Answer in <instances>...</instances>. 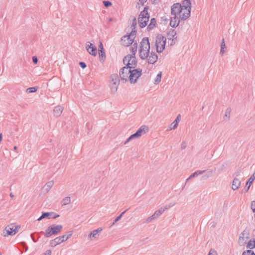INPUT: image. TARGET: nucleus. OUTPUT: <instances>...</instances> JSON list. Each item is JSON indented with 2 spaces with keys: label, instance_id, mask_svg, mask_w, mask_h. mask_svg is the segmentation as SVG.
Returning <instances> with one entry per match:
<instances>
[{
  "label": "nucleus",
  "instance_id": "44",
  "mask_svg": "<svg viewBox=\"0 0 255 255\" xmlns=\"http://www.w3.org/2000/svg\"><path fill=\"white\" fill-rule=\"evenodd\" d=\"M147 0H139L138 2V5H143L146 2Z\"/></svg>",
  "mask_w": 255,
  "mask_h": 255
},
{
  "label": "nucleus",
  "instance_id": "24",
  "mask_svg": "<svg viewBox=\"0 0 255 255\" xmlns=\"http://www.w3.org/2000/svg\"><path fill=\"white\" fill-rule=\"evenodd\" d=\"M161 76H162V72L160 71L157 74V75H156V76L154 79V84L157 85V84H158L160 82L161 79Z\"/></svg>",
  "mask_w": 255,
  "mask_h": 255
},
{
  "label": "nucleus",
  "instance_id": "57",
  "mask_svg": "<svg viewBox=\"0 0 255 255\" xmlns=\"http://www.w3.org/2000/svg\"><path fill=\"white\" fill-rule=\"evenodd\" d=\"M109 21H112L113 20L112 18H109Z\"/></svg>",
  "mask_w": 255,
  "mask_h": 255
},
{
  "label": "nucleus",
  "instance_id": "33",
  "mask_svg": "<svg viewBox=\"0 0 255 255\" xmlns=\"http://www.w3.org/2000/svg\"><path fill=\"white\" fill-rule=\"evenodd\" d=\"M226 48V45L224 41V40L223 39V41L221 45V51H220V54L221 55H223L224 53V49Z\"/></svg>",
  "mask_w": 255,
  "mask_h": 255
},
{
  "label": "nucleus",
  "instance_id": "29",
  "mask_svg": "<svg viewBox=\"0 0 255 255\" xmlns=\"http://www.w3.org/2000/svg\"><path fill=\"white\" fill-rule=\"evenodd\" d=\"M71 202V198L70 197H66L62 200V204L63 205H67Z\"/></svg>",
  "mask_w": 255,
  "mask_h": 255
},
{
  "label": "nucleus",
  "instance_id": "4",
  "mask_svg": "<svg viewBox=\"0 0 255 255\" xmlns=\"http://www.w3.org/2000/svg\"><path fill=\"white\" fill-rule=\"evenodd\" d=\"M62 225L53 224L49 226L43 234L45 238H49L52 235H57L62 231Z\"/></svg>",
  "mask_w": 255,
  "mask_h": 255
},
{
  "label": "nucleus",
  "instance_id": "23",
  "mask_svg": "<svg viewBox=\"0 0 255 255\" xmlns=\"http://www.w3.org/2000/svg\"><path fill=\"white\" fill-rule=\"evenodd\" d=\"M99 55L100 61L102 63H103L105 61L106 57L104 51L100 50V51H99Z\"/></svg>",
  "mask_w": 255,
  "mask_h": 255
},
{
  "label": "nucleus",
  "instance_id": "9",
  "mask_svg": "<svg viewBox=\"0 0 255 255\" xmlns=\"http://www.w3.org/2000/svg\"><path fill=\"white\" fill-rule=\"evenodd\" d=\"M110 87L112 93H115L120 84V79L117 74L112 75L110 77Z\"/></svg>",
  "mask_w": 255,
  "mask_h": 255
},
{
  "label": "nucleus",
  "instance_id": "42",
  "mask_svg": "<svg viewBox=\"0 0 255 255\" xmlns=\"http://www.w3.org/2000/svg\"><path fill=\"white\" fill-rule=\"evenodd\" d=\"M103 4L106 7H108L112 5V3L109 1H104Z\"/></svg>",
  "mask_w": 255,
  "mask_h": 255
},
{
  "label": "nucleus",
  "instance_id": "17",
  "mask_svg": "<svg viewBox=\"0 0 255 255\" xmlns=\"http://www.w3.org/2000/svg\"><path fill=\"white\" fill-rule=\"evenodd\" d=\"M179 17L176 16H172L171 17L170 25L172 27H176L178 26L179 24Z\"/></svg>",
  "mask_w": 255,
  "mask_h": 255
},
{
  "label": "nucleus",
  "instance_id": "13",
  "mask_svg": "<svg viewBox=\"0 0 255 255\" xmlns=\"http://www.w3.org/2000/svg\"><path fill=\"white\" fill-rule=\"evenodd\" d=\"M182 10V4L176 3L172 5L171 8V13L172 16H176L179 17L180 11Z\"/></svg>",
  "mask_w": 255,
  "mask_h": 255
},
{
  "label": "nucleus",
  "instance_id": "2",
  "mask_svg": "<svg viewBox=\"0 0 255 255\" xmlns=\"http://www.w3.org/2000/svg\"><path fill=\"white\" fill-rule=\"evenodd\" d=\"M150 43L148 37H144L139 44L138 54L142 60H146L149 64H154L158 59L157 55L154 52H150Z\"/></svg>",
  "mask_w": 255,
  "mask_h": 255
},
{
  "label": "nucleus",
  "instance_id": "43",
  "mask_svg": "<svg viewBox=\"0 0 255 255\" xmlns=\"http://www.w3.org/2000/svg\"><path fill=\"white\" fill-rule=\"evenodd\" d=\"M251 208L253 212H255V201H253L251 203Z\"/></svg>",
  "mask_w": 255,
  "mask_h": 255
},
{
  "label": "nucleus",
  "instance_id": "52",
  "mask_svg": "<svg viewBox=\"0 0 255 255\" xmlns=\"http://www.w3.org/2000/svg\"><path fill=\"white\" fill-rule=\"evenodd\" d=\"M151 217L152 218V220H154L156 219V218H157L156 216L155 215V214H153L151 216Z\"/></svg>",
  "mask_w": 255,
  "mask_h": 255
},
{
  "label": "nucleus",
  "instance_id": "50",
  "mask_svg": "<svg viewBox=\"0 0 255 255\" xmlns=\"http://www.w3.org/2000/svg\"><path fill=\"white\" fill-rule=\"evenodd\" d=\"M99 51H100V50H103V46L101 42H100V44L99 45Z\"/></svg>",
  "mask_w": 255,
  "mask_h": 255
},
{
  "label": "nucleus",
  "instance_id": "46",
  "mask_svg": "<svg viewBox=\"0 0 255 255\" xmlns=\"http://www.w3.org/2000/svg\"><path fill=\"white\" fill-rule=\"evenodd\" d=\"M51 255V251L49 250L46 251L45 252L42 254V255Z\"/></svg>",
  "mask_w": 255,
  "mask_h": 255
},
{
  "label": "nucleus",
  "instance_id": "51",
  "mask_svg": "<svg viewBox=\"0 0 255 255\" xmlns=\"http://www.w3.org/2000/svg\"><path fill=\"white\" fill-rule=\"evenodd\" d=\"M151 217L152 218V220H154L156 219V218H157L156 216L155 215V214H153L151 216Z\"/></svg>",
  "mask_w": 255,
  "mask_h": 255
},
{
  "label": "nucleus",
  "instance_id": "32",
  "mask_svg": "<svg viewBox=\"0 0 255 255\" xmlns=\"http://www.w3.org/2000/svg\"><path fill=\"white\" fill-rule=\"evenodd\" d=\"M127 211V210H125V211L123 212L118 217H117L116 219L115 220L114 222L113 223L112 225H114L115 223L118 222L119 221H120L123 216V215L126 213V212Z\"/></svg>",
  "mask_w": 255,
  "mask_h": 255
},
{
  "label": "nucleus",
  "instance_id": "30",
  "mask_svg": "<svg viewBox=\"0 0 255 255\" xmlns=\"http://www.w3.org/2000/svg\"><path fill=\"white\" fill-rule=\"evenodd\" d=\"M213 172H214L213 170L209 171V173H210V175H208V174H206L204 175L201 177V180H206L208 178H209V177H211L212 176V175H213Z\"/></svg>",
  "mask_w": 255,
  "mask_h": 255
},
{
  "label": "nucleus",
  "instance_id": "45",
  "mask_svg": "<svg viewBox=\"0 0 255 255\" xmlns=\"http://www.w3.org/2000/svg\"><path fill=\"white\" fill-rule=\"evenodd\" d=\"M187 144L185 141H182L181 144V148L182 149H184L186 147Z\"/></svg>",
  "mask_w": 255,
  "mask_h": 255
},
{
  "label": "nucleus",
  "instance_id": "22",
  "mask_svg": "<svg viewBox=\"0 0 255 255\" xmlns=\"http://www.w3.org/2000/svg\"><path fill=\"white\" fill-rule=\"evenodd\" d=\"M205 171V170H197V171H195V172L191 174L190 175V176L189 177V178L187 179L186 182L192 178L195 177L199 175L203 174Z\"/></svg>",
  "mask_w": 255,
  "mask_h": 255
},
{
  "label": "nucleus",
  "instance_id": "40",
  "mask_svg": "<svg viewBox=\"0 0 255 255\" xmlns=\"http://www.w3.org/2000/svg\"><path fill=\"white\" fill-rule=\"evenodd\" d=\"M180 115H178L175 120L173 121L174 123H175V124H177L178 125V123L180 122Z\"/></svg>",
  "mask_w": 255,
  "mask_h": 255
},
{
  "label": "nucleus",
  "instance_id": "6",
  "mask_svg": "<svg viewBox=\"0 0 255 255\" xmlns=\"http://www.w3.org/2000/svg\"><path fill=\"white\" fill-rule=\"evenodd\" d=\"M166 38L161 34H158L155 40V45L157 52L160 53L165 49Z\"/></svg>",
  "mask_w": 255,
  "mask_h": 255
},
{
  "label": "nucleus",
  "instance_id": "18",
  "mask_svg": "<svg viewBox=\"0 0 255 255\" xmlns=\"http://www.w3.org/2000/svg\"><path fill=\"white\" fill-rule=\"evenodd\" d=\"M255 179V175H252L250 178L249 179L248 181L246 183V186L245 187V192H247L248 190H249L251 184Z\"/></svg>",
  "mask_w": 255,
  "mask_h": 255
},
{
  "label": "nucleus",
  "instance_id": "21",
  "mask_svg": "<svg viewBox=\"0 0 255 255\" xmlns=\"http://www.w3.org/2000/svg\"><path fill=\"white\" fill-rule=\"evenodd\" d=\"M54 185V181L51 180L47 182L45 185L43 186L42 190L45 192H48L50 189L53 187Z\"/></svg>",
  "mask_w": 255,
  "mask_h": 255
},
{
  "label": "nucleus",
  "instance_id": "12",
  "mask_svg": "<svg viewBox=\"0 0 255 255\" xmlns=\"http://www.w3.org/2000/svg\"><path fill=\"white\" fill-rule=\"evenodd\" d=\"M250 238L249 231L245 230L241 234L239 239V244L240 246H245Z\"/></svg>",
  "mask_w": 255,
  "mask_h": 255
},
{
  "label": "nucleus",
  "instance_id": "61",
  "mask_svg": "<svg viewBox=\"0 0 255 255\" xmlns=\"http://www.w3.org/2000/svg\"><path fill=\"white\" fill-rule=\"evenodd\" d=\"M0 255H1V254L0 253Z\"/></svg>",
  "mask_w": 255,
  "mask_h": 255
},
{
  "label": "nucleus",
  "instance_id": "19",
  "mask_svg": "<svg viewBox=\"0 0 255 255\" xmlns=\"http://www.w3.org/2000/svg\"><path fill=\"white\" fill-rule=\"evenodd\" d=\"M63 111V108L61 106H57L53 110L54 115L56 117H59Z\"/></svg>",
  "mask_w": 255,
  "mask_h": 255
},
{
  "label": "nucleus",
  "instance_id": "1",
  "mask_svg": "<svg viewBox=\"0 0 255 255\" xmlns=\"http://www.w3.org/2000/svg\"><path fill=\"white\" fill-rule=\"evenodd\" d=\"M123 62L126 66L124 67L120 72L121 79L126 82L129 81L131 84L135 83L142 72L141 69H135L137 65L136 58L132 55H127L124 58Z\"/></svg>",
  "mask_w": 255,
  "mask_h": 255
},
{
  "label": "nucleus",
  "instance_id": "3",
  "mask_svg": "<svg viewBox=\"0 0 255 255\" xmlns=\"http://www.w3.org/2000/svg\"><path fill=\"white\" fill-rule=\"evenodd\" d=\"M191 3L189 0H184L182 3V10L180 11L179 18L186 19L191 13Z\"/></svg>",
  "mask_w": 255,
  "mask_h": 255
},
{
  "label": "nucleus",
  "instance_id": "31",
  "mask_svg": "<svg viewBox=\"0 0 255 255\" xmlns=\"http://www.w3.org/2000/svg\"><path fill=\"white\" fill-rule=\"evenodd\" d=\"M178 127L177 124H175L173 122L168 127L167 130H171L173 129H175Z\"/></svg>",
  "mask_w": 255,
  "mask_h": 255
},
{
  "label": "nucleus",
  "instance_id": "5",
  "mask_svg": "<svg viewBox=\"0 0 255 255\" xmlns=\"http://www.w3.org/2000/svg\"><path fill=\"white\" fill-rule=\"evenodd\" d=\"M148 7L145 6L144 9L141 11L138 16V23L139 25L141 28L144 27L146 25L147 23L149 21V14L148 13L147 10Z\"/></svg>",
  "mask_w": 255,
  "mask_h": 255
},
{
  "label": "nucleus",
  "instance_id": "35",
  "mask_svg": "<svg viewBox=\"0 0 255 255\" xmlns=\"http://www.w3.org/2000/svg\"><path fill=\"white\" fill-rule=\"evenodd\" d=\"M37 90V88L36 87H33L28 88L26 90V92L28 93L35 92Z\"/></svg>",
  "mask_w": 255,
  "mask_h": 255
},
{
  "label": "nucleus",
  "instance_id": "58",
  "mask_svg": "<svg viewBox=\"0 0 255 255\" xmlns=\"http://www.w3.org/2000/svg\"><path fill=\"white\" fill-rule=\"evenodd\" d=\"M59 215H57L56 216H54L53 218H56V217H58Z\"/></svg>",
  "mask_w": 255,
  "mask_h": 255
},
{
  "label": "nucleus",
  "instance_id": "37",
  "mask_svg": "<svg viewBox=\"0 0 255 255\" xmlns=\"http://www.w3.org/2000/svg\"><path fill=\"white\" fill-rule=\"evenodd\" d=\"M231 112V110L230 108H228L226 110V111L225 112V118H224L225 119V118L227 119H229V115L230 114Z\"/></svg>",
  "mask_w": 255,
  "mask_h": 255
},
{
  "label": "nucleus",
  "instance_id": "16",
  "mask_svg": "<svg viewBox=\"0 0 255 255\" xmlns=\"http://www.w3.org/2000/svg\"><path fill=\"white\" fill-rule=\"evenodd\" d=\"M102 229L101 228H98L97 230L93 231L89 235V239L93 240V239H97L99 236V233L102 231Z\"/></svg>",
  "mask_w": 255,
  "mask_h": 255
},
{
  "label": "nucleus",
  "instance_id": "11",
  "mask_svg": "<svg viewBox=\"0 0 255 255\" xmlns=\"http://www.w3.org/2000/svg\"><path fill=\"white\" fill-rule=\"evenodd\" d=\"M18 226L13 224H10L6 227L5 230L3 231V236L5 237L8 235H14L18 232Z\"/></svg>",
  "mask_w": 255,
  "mask_h": 255
},
{
  "label": "nucleus",
  "instance_id": "56",
  "mask_svg": "<svg viewBox=\"0 0 255 255\" xmlns=\"http://www.w3.org/2000/svg\"><path fill=\"white\" fill-rule=\"evenodd\" d=\"M13 149H14V150H16V149H17V147H16V146H14Z\"/></svg>",
  "mask_w": 255,
  "mask_h": 255
},
{
  "label": "nucleus",
  "instance_id": "60",
  "mask_svg": "<svg viewBox=\"0 0 255 255\" xmlns=\"http://www.w3.org/2000/svg\"><path fill=\"white\" fill-rule=\"evenodd\" d=\"M207 174H208V175H210V173H209V172Z\"/></svg>",
  "mask_w": 255,
  "mask_h": 255
},
{
  "label": "nucleus",
  "instance_id": "47",
  "mask_svg": "<svg viewBox=\"0 0 255 255\" xmlns=\"http://www.w3.org/2000/svg\"><path fill=\"white\" fill-rule=\"evenodd\" d=\"M79 65L83 69L86 68V64H85V63L83 62H80L79 63Z\"/></svg>",
  "mask_w": 255,
  "mask_h": 255
},
{
  "label": "nucleus",
  "instance_id": "10",
  "mask_svg": "<svg viewBox=\"0 0 255 255\" xmlns=\"http://www.w3.org/2000/svg\"><path fill=\"white\" fill-rule=\"evenodd\" d=\"M148 130V128L145 126H141L136 131V132L131 135L125 141V144H127L128 142L130 141V140L135 139L139 138L142 134L145 133L146 131Z\"/></svg>",
  "mask_w": 255,
  "mask_h": 255
},
{
  "label": "nucleus",
  "instance_id": "36",
  "mask_svg": "<svg viewBox=\"0 0 255 255\" xmlns=\"http://www.w3.org/2000/svg\"><path fill=\"white\" fill-rule=\"evenodd\" d=\"M242 255H255V254L251 250H247L244 252Z\"/></svg>",
  "mask_w": 255,
  "mask_h": 255
},
{
  "label": "nucleus",
  "instance_id": "8",
  "mask_svg": "<svg viewBox=\"0 0 255 255\" xmlns=\"http://www.w3.org/2000/svg\"><path fill=\"white\" fill-rule=\"evenodd\" d=\"M136 31L132 30L128 34L124 36L121 39V43L124 46H128L134 42Z\"/></svg>",
  "mask_w": 255,
  "mask_h": 255
},
{
  "label": "nucleus",
  "instance_id": "15",
  "mask_svg": "<svg viewBox=\"0 0 255 255\" xmlns=\"http://www.w3.org/2000/svg\"><path fill=\"white\" fill-rule=\"evenodd\" d=\"M176 31L174 29H171L167 33V39L169 40H171L170 43L171 45H173L175 43V40L176 39L177 37Z\"/></svg>",
  "mask_w": 255,
  "mask_h": 255
},
{
  "label": "nucleus",
  "instance_id": "55",
  "mask_svg": "<svg viewBox=\"0 0 255 255\" xmlns=\"http://www.w3.org/2000/svg\"><path fill=\"white\" fill-rule=\"evenodd\" d=\"M31 237L32 239V240L33 241V242H36V241H35V240L33 239V238L32 237V234H31Z\"/></svg>",
  "mask_w": 255,
  "mask_h": 255
},
{
  "label": "nucleus",
  "instance_id": "59",
  "mask_svg": "<svg viewBox=\"0 0 255 255\" xmlns=\"http://www.w3.org/2000/svg\"><path fill=\"white\" fill-rule=\"evenodd\" d=\"M10 196L11 197H13V195L11 193L10 194Z\"/></svg>",
  "mask_w": 255,
  "mask_h": 255
},
{
  "label": "nucleus",
  "instance_id": "28",
  "mask_svg": "<svg viewBox=\"0 0 255 255\" xmlns=\"http://www.w3.org/2000/svg\"><path fill=\"white\" fill-rule=\"evenodd\" d=\"M137 50V43L135 42L131 46V51L132 53V56H134Z\"/></svg>",
  "mask_w": 255,
  "mask_h": 255
},
{
  "label": "nucleus",
  "instance_id": "39",
  "mask_svg": "<svg viewBox=\"0 0 255 255\" xmlns=\"http://www.w3.org/2000/svg\"><path fill=\"white\" fill-rule=\"evenodd\" d=\"M136 25V20L135 18H134L132 20V25H131V27L132 28V30H133V29H135Z\"/></svg>",
  "mask_w": 255,
  "mask_h": 255
},
{
  "label": "nucleus",
  "instance_id": "41",
  "mask_svg": "<svg viewBox=\"0 0 255 255\" xmlns=\"http://www.w3.org/2000/svg\"><path fill=\"white\" fill-rule=\"evenodd\" d=\"M152 218L150 216L148 217L144 222V223L145 224H149L150 223V222H151L152 221Z\"/></svg>",
  "mask_w": 255,
  "mask_h": 255
},
{
  "label": "nucleus",
  "instance_id": "20",
  "mask_svg": "<svg viewBox=\"0 0 255 255\" xmlns=\"http://www.w3.org/2000/svg\"><path fill=\"white\" fill-rule=\"evenodd\" d=\"M241 185V181L238 178H234L232 185V189L233 190H237Z\"/></svg>",
  "mask_w": 255,
  "mask_h": 255
},
{
  "label": "nucleus",
  "instance_id": "53",
  "mask_svg": "<svg viewBox=\"0 0 255 255\" xmlns=\"http://www.w3.org/2000/svg\"><path fill=\"white\" fill-rule=\"evenodd\" d=\"M2 139V133H0V143L1 142Z\"/></svg>",
  "mask_w": 255,
  "mask_h": 255
},
{
  "label": "nucleus",
  "instance_id": "34",
  "mask_svg": "<svg viewBox=\"0 0 255 255\" xmlns=\"http://www.w3.org/2000/svg\"><path fill=\"white\" fill-rule=\"evenodd\" d=\"M50 215V213H43L42 215L38 219V221H40L42 220L43 219L48 217Z\"/></svg>",
  "mask_w": 255,
  "mask_h": 255
},
{
  "label": "nucleus",
  "instance_id": "48",
  "mask_svg": "<svg viewBox=\"0 0 255 255\" xmlns=\"http://www.w3.org/2000/svg\"><path fill=\"white\" fill-rule=\"evenodd\" d=\"M32 61L34 64H36L38 62V59L36 57V56H33L32 58Z\"/></svg>",
  "mask_w": 255,
  "mask_h": 255
},
{
  "label": "nucleus",
  "instance_id": "26",
  "mask_svg": "<svg viewBox=\"0 0 255 255\" xmlns=\"http://www.w3.org/2000/svg\"><path fill=\"white\" fill-rule=\"evenodd\" d=\"M247 248L250 249L255 248V240L249 241L247 243Z\"/></svg>",
  "mask_w": 255,
  "mask_h": 255
},
{
  "label": "nucleus",
  "instance_id": "27",
  "mask_svg": "<svg viewBox=\"0 0 255 255\" xmlns=\"http://www.w3.org/2000/svg\"><path fill=\"white\" fill-rule=\"evenodd\" d=\"M165 211V209H163V207L160 208L158 210L156 211L154 214L156 217L158 218Z\"/></svg>",
  "mask_w": 255,
  "mask_h": 255
},
{
  "label": "nucleus",
  "instance_id": "14",
  "mask_svg": "<svg viewBox=\"0 0 255 255\" xmlns=\"http://www.w3.org/2000/svg\"><path fill=\"white\" fill-rule=\"evenodd\" d=\"M86 49L88 52V53L93 55L96 56L97 54V48L94 46L93 44H92L90 42H87L86 44Z\"/></svg>",
  "mask_w": 255,
  "mask_h": 255
},
{
  "label": "nucleus",
  "instance_id": "7",
  "mask_svg": "<svg viewBox=\"0 0 255 255\" xmlns=\"http://www.w3.org/2000/svg\"><path fill=\"white\" fill-rule=\"evenodd\" d=\"M73 234V231H69L67 233V235H64L58 237H56L54 239L51 240L50 242V245L51 247H54L60 244L61 243L68 240Z\"/></svg>",
  "mask_w": 255,
  "mask_h": 255
},
{
  "label": "nucleus",
  "instance_id": "54",
  "mask_svg": "<svg viewBox=\"0 0 255 255\" xmlns=\"http://www.w3.org/2000/svg\"><path fill=\"white\" fill-rule=\"evenodd\" d=\"M225 167V165H224V164H223V165H222V167H221V168L220 169V170H223V169H224Z\"/></svg>",
  "mask_w": 255,
  "mask_h": 255
},
{
  "label": "nucleus",
  "instance_id": "49",
  "mask_svg": "<svg viewBox=\"0 0 255 255\" xmlns=\"http://www.w3.org/2000/svg\"><path fill=\"white\" fill-rule=\"evenodd\" d=\"M208 255H216V253L214 251L211 250Z\"/></svg>",
  "mask_w": 255,
  "mask_h": 255
},
{
  "label": "nucleus",
  "instance_id": "25",
  "mask_svg": "<svg viewBox=\"0 0 255 255\" xmlns=\"http://www.w3.org/2000/svg\"><path fill=\"white\" fill-rule=\"evenodd\" d=\"M156 20L154 18H151L150 20V23L147 26V29L150 30L151 29H152L153 27L155 26L156 24Z\"/></svg>",
  "mask_w": 255,
  "mask_h": 255
},
{
  "label": "nucleus",
  "instance_id": "38",
  "mask_svg": "<svg viewBox=\"0 0 255 255\" xmlns=\"http://www.w3.org/2000/svg\"><path fill=\"white\" fill-rule=\"evenodd\" d=\"M174 205H175L174 203H170L168 205H166L164 207H163V209H165V211L166 210L172 207L173 206H174Z\"/></svg>",
  "mask_w": 255,
  "mask_h": 255
}]
</instances>
